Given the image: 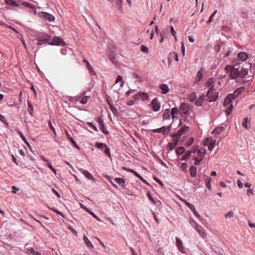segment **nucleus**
Returning <instances> with one entry per match:
<instances>
[{
	"label": "nucleus",
	"instance_id": "1",
	"mask_svg": "<svg viewBox=\"0 0 255 255\" xmlns=\"http://www.w3.org/2000/svg\"><path fill=\"white\" fill-rule=\"evenodd\" d=\"M233 65H228L225 68L227 73H230L229 77L231 79H236L238 78H244L248 74V69L240 67L241 63H233Z\"/></svg>",
	"mask_w": 255,
	"mask_h": 255
},
{
	"label": "nucleus",
	"instance_id": "2",
	"mask_svg": "<svg viewBox=\"0 0 255 255\" xmlns=\"http://www.w3.org/2000/svg\"><path fill=\"white\" fill-rule=\"evenodd\" d=\"M4 2L8 5L7 8L12 11H17L16 7L21 9V0H4Z\"/></svg>",
	"mask_w": 255,
	"mask_h": 255
},
{
	"label": "nucleus",
	"instance_id": "3",
	"mask_svg": "<svg viewBox=\"0 0 255 255\" xmlns=\"http://www.w3.org/2000/svg\"><path fill=\"white\" fill-rule=\"evenodd\" d=\"M107 53L111 62L116 64L118 63V55H117L116 48L113 45H109Z\"/></svg>",
	"mask_w": 255,
	"mask_h": 255
},
{
	"label": "nucleus",
	"instance_id": "4",
	"mask_svg": "<svg viewBox=\"0 0 255 255\" xmlns=\"http://www.w3.org/2000/svg\"><path fill=\"white\" fill-rule=\"evenodd\" d=\"M214 91H215V90L213 88V86H212L206 94V96L209 99V102L215 101L218 97V92H214L213 93Z\"/></svg>",
	"mask_w": 255,
	"mask_h": 255
},
{
	"label": "nucleus",
	"instance_id": "5",
	"mask_svg": "<svg viewBox=\"0 0 255 255\" xmlns=\"http://www.w3.org/2000/svg\"><path fill=\"white\" fill-rule=\"evenodd\" d=\"M37 44L42 45L46 43L49 44L50 36L45 33H40L38 35Z\"/></svg>",
	"mask_w": 255,
	"mask_h": 255
},
{
	"label": "nucleus",
	"instance_id": "6",
	"mask_svg": "<svg viewBox=\"0 0 255 255\" xmlns=\"http://www.w3.org/2000/svg\"><path fill=\"white\" fill-rule=\"evenodd\" d=\"M65 42L59 37H55L53 39L50 38L49 45L57 46H65Z\"/></svg>",
	"mask_w": 255,
	"mask_h": 255
},
{
	"label": "nucleus",
	"instance_id": "7",
	"mask_svg": "<svg viewBox=\"0 0 255 255\" xmlns=\"http://www.w3.org/2000/svg\"><path fill=\"white\" fill-rule=\"evenodd\" d=\"M181 200L184 203V204L187 206L193 213L194 215L199 219L201 218V216L197 212L195 207L194 206L189 203L186 200L181 199Z\"/></svg>",
	"mask_w": 255,
	"mask_h": 255
},
{
	"label": "nucleus",
	"instance_id": "8",
	"mask_svg": "<svg viewBox=\"0 0 255 255\" xmlns=\"http://www.w3.org/2000/svg\"><path fill=\"white\" fill-rule=\"evenodd\" d=\"M248 58V55L245 52H241L238 54V59L235 58L232 63H236L237 62H239L242 63Z\"/></svg>",
	"mask_w": 255,
	"mask_h": 255
},
{
	"label": "nucleus",
	"instance_id": "9",
	"mask_svg": "<svg viewBox=\"0 0 255 255\" xmlns=\"http://www.w3.org/2000/svg\"><path fill=\"white\" fill-rule=\"evenodd\" d=\"M38 15L40 17H44L49 22L53 21L55 19V17L53 15L46 12L40 11L38 12Z\"/></svg>",
	"mask_w": 255,
	"mask_h": 255
},
{
	"label": "nucleus",
	"instance_id": "10",
	"mask_svg": "<svg viewBox=\"0 0 255 255\" xmlns=\"http://www.w3.org/2000/svg\"><path fill=\"white\" fill-rule=\"evenodd\" d=\"M152 109L154 112H157L160 108V104L157 98H154L151 103Z\"/></svg>",
	"mask_w": 255,
	"mask_h": 255
},
{
	"label": "nucleus",
	"instance_id": "11",
	"mask_svg": "<svg viewBox=\"0 0 255 255\" xmlns=\"http://www.w3.org/2000/svg\"><path fill=\"white\" fill-rule=\"evenodd\" d=\"M135 100L141 99L142 101H146L148 98V95L145 92H138L133 96Z\"/></svg>",
	"mask_w": 255,
	"mask_h": 255
},
{
	"label": "nucleus",
	"instance_id": "12",
	"mask_svg": "<svg viewBox=\"0 0 255 255\" xmlns=\"http://www.w3.org/2000/svg\"><path fill=\"white\" fill-rule=\"evenodd\" d=\"M179 113L181 116H182L183 115H187L189 113L188 106L184 103H181L179 107Z\"/></svg>",
	"mask_w": 255,
	"mask_h": 255
},
{
	"label": "nucleus",
	"instance_id": "13",
	"mask_svg": "<svg viewBox=\"0 0 255 255\" xmlns=\"http://www.w3.org/2000/svg\"><path fill=\"white\" fill-rule=\"evenodd\" d=\"M107 101L113 114L115 116L119 115V113L118 112L116 108L114 107L112 101L110 100L109 98H107Z\"/></svg>",
	"mask_w": 255,
	"mask_h": 255
},
{
	"label": "nucleus",
	"instance_id": "14",
	"mask_svg": "<svg viewBox=\"0 0 255 255\" xmlns=\"http://www.w3.org/2000/svg\"><path fill=\"white\" fill-rule=\"evenodd\" d=\"M245 88L244 86L241 87L236 89L233 93L230 94L229 95H232L233 97L235 98V99L237 98L239 95H240L245 90Z\"/></svg>",
	"mask_w": 255,
	"mask_h": 255
},
{
	"label": "nucleus",
	"instance_id": "15",
	"mask_svg": "<svg viewBox=\"0 0 255 255\" xmlns=\"http://www.w3.org/2000/svg\"><path fill=\"white\" fill-rule=\"evenodd\" d=\"M80 171L84 175V176L89 180H92L95 181L96 179L87 170L84 169H80Z\"/></svg>",
	"mask_w": 255,
	"mask_h": 255
},
{
	"label": "nucleus",
	"instance_id": "16",
	"mask_svg": "<svg viewBox=\"0 0 255 255\" xmlns=\"http://www.w3.org/2000/svg\"><path fill=\"white\" fill-rule=\"evenodd\" d=\"M196 231L203 237L205 238L206 237V234L205 233V231L203 229V228L198 225L197 224V225L195 227Z\"/></svg>",
	"mask_w": 255,
	"mask_h": 255
},
{
	"label": "nucleus",
	"instance_id": "17",
	"mask_svg": "<svg viewBox=\"0 0 255 255\" xmlns=\"http://www.w3.org/2000/svg\"><path fill=\"white\" fill-rule=\"evenodd\" d=\"M190 128L188 126H184L182 127L177 131L178 136L181 137L182 135L185 134L189 129Z\"/></svg>",
	"mask_w": 255,
	"mask_h": 255
},
{
	"label": "nucleus",
	"instance_id": "18",
	"mask_svg": "<svg viewBox=\"0 0 255 255\" xmlns=\"http://www.w3.org/2000/svg\"><path fill=\"white\" fill-rule=\"evenodd\" d=\"M234 99H235V98L233 97V96H232V95H229V94L228 95L224 101V103H223L224 106L226 107V106H228L229 105H230V104H231V103Z\"/></svg>",
	"mask_w": 255,
	"mask_h": 255
},
{
	"label": "nucleus",
	"instance_id": "19",
	"mask_svg": "<svg viewBox=\"0 0 255 255\" xmlns=\"http://www.w3.org/2000/svg\"><path fill=\"white\" fill-rule=\"evenodd\" d=\"M65 134L67 136V137L68 138V139H69V140L71 142V143H72V144L73 145V146L79 149H80V147L78 145V144H77L76 142L75 141V140L71 137V135L70 134V133L68 132V131L67 130H65Z\"/></svg>",
	"mask_w": 255,
	"mask_h": 255
},
{
	"label": "nucleus",
	"instance_id": "20",
	"mask_svg": "<svg viewBox=\"0 0 255 255\" xmlns=\"http://www.w3.org/2000/svg\"><path fill=\"white\" fill-rule=\"evenodd\" d=\"M122 169L125 171L131 172L133 173L136 177H137L138 178H140L141 176H140L136 171H135L134 170L132 169H130L129 168H128L125 166H123L122 167Z\"/></svg>",
	"mask_w": 255,
	"mask_h": 255
},
{
	"label": "nucleus",
	"instance_id": "21",
	"mask_svg": "<svg viewBox=\"0 0 255 255\" xmlns=\"http://www.w3.org/2000/svg\"><path fill=\"white\" fill-rule=\"evenodd\" d=\"M114 180L119 185H121L124 189L126 188V179L117 177Z\"/></svg>",
	"mask_w": 255,
	"mask_h": 255
},
{
	"label": "nucleus",
	"instance_id": "22",
	"mask_svg": "<svg viewBox=\"0 0 255 255\" xmlns=\"http://www.w3.org/2000/svg\"><path fill=\"white\" fill-rule=\"evenodd\" d=\"M80 206L82 208L84 209L86 212H87L90 215H91L93 217H94L97 220H99L97 216L94 213H93L92 211H91L89 209L87 208L85 206H84L83 204H82L81 203L80 204Z\"/></svg>",
	"mask_w": 255,
	"mask_h": 255
},
{
	"label": "nucleus",
	"instance_id": "23",
	"mask_svg": "<svg viewBox=\"0 0 255 255\" xmlns=\"http://www.w3.org/2000/svg\"><path fill=\"white\" fill-rule=\"evenodd\" d=\"M83 240H84V242L86 244L87 247L88 248H89L90 249H94V246H93L92 243L89 241V240L88 239V238L86 236L84 235Z\"/></svg>",
	"mask_w": 255,
	"mask_h": 255
},
{
	"label": "nucleus",
	"instance_id": "24",
	"mask_svg": "<svg viewBox=\"0 0 255 255\" xmlns=\"http://www.w3.org/2000/svg\"><path fill=\"white\" fill-rule=\"evenodd\" d=\"M159 88L161 90V93L166 94L169 92V88L166 84H162L159 86Z\"/></svg>",
	"mask_w": 255,
	"mask_h": 255
},
{
	"label": "nucleus",
	"instance_id": "25",
	"mask_svg": "<svg viewBox=\"0 0 255 255\" xmlns=\"http://www.w3.org/2000/svg\"><path fill=\"white\" fill-rule=\"evenodd\" d=\"M176 246L179 249V250L183 253V250L184 249L183 246H182V241L179 239L178 238H176Z\"/></svg>",
	"mask_w": 255,
	"mask_h": 255
},
{
	"label": "nucleus",
	"instance_id": "26",
	"mask_svg": "<svg viewBox=\"0 0 255 255\" xmlns=\"http://www.w3.org/2000/svg\"><path fill=\"white\" fill-rule=\"evenodd\" d=\"M204 100V95H202L199 97L195 101V105L197 107L201 106L203 104Z\"/></svg>",
	"mask_w": 255,
	"mask_h": 255
},
{
	"label": "nucleus",
	"instance_id": "27",
	"mask_svg": "<svg viewBox=\"0 0 255 255\" xmlns=\"http://www.w3.org/2000/svg\"><path fill=\"white\" fill-rule=\"evenodd\" d=\"M224 130V128L223 127H218L216 128L212 131V134H220L221 133L223 130Z\"/></svg>",
	"mask_w": 255,
	"mask_h": 255
},
{
	"label": "nucleus",
	"instance_id": "28",
	"mask_svg": "<svg viewBox=\"0 0 255 255\" xmlns=\"http://www.w3.org/2000/svg\"><path fill=\"white\" fill-rule=\"evenodd\" d=\"M189 172L192 177H194L197 174V168L194 166H191L189 168Z\"/></svg>",
	"mask_w": 255,
	"mask_h": 255
},
{
	"label": "nucleus",
	"instance_id": "29",
	"mask_svg": "<svg viewBox=\"0 0 255 255\" xmlns=\"http://www.w3.org/2000/svg\"><path fill=\"white\" fill-rule=\"evenodd\" d=\"M185 151V148L183 146H179L175 148V152L177 155H181Z\"/></svg>",
	"mask_w": 255,
	"mask_h": 255
},
{
	"label": "nucleus",
	"instance_id": "30",
	"mask_svg": "<svg viewBox=\"0 0 255 255\" xmlns=\"http://www.w3.org/2000/svg\"><path fill=\"white\" fill-rule=\"evenodd\" d=\"M206 153V149L204 147H201L197 151V155L198 156L203 157Z\"/></svg>",
	"mask_w": 255,
	"mask_h": 255
},
{
	"label": "nucleus",
	"instance_id": "31",
	"mask_svg": "<svg viewBox=\"0 0 255 255\" xmlns=\"http://www.w3.org/2000/svg\"><path fill=\"white\" fill-rule=\"evenodd\" d=\"M202 77H203V74H202L201 71L200 70V71H198V72L196 75V77H195V80L194 83H196L200 81V80H201Z\"/></svg>",
	"mask_w": 255,
	"mask_h": 255
},
{
	"label": "nucleus",
	"instance_id": "32",
	"mask_svg": "<svg viewBox=\"0 0 255 255\" xmlns=\"http://www.w3.org/2000/svg\"><path fill=\"white\" fill-rule=\"evenodd\" d=\"M170 110L168 109L165 110L163 115V119L164 120H168L170 119Z\"/></svg>",
	"mask_w": 255,
	"mask_h": 255
},
{
	"label": "nucleus",
	"instance_id": "33",
	"mask_svg": "<svg viewBox=\"0 0 255 255\" xmlns=\"http://www.w3.org/2000/svg\"><path fill=\"white\" fill-rule=\"evenodd\" d=\"M106 144L103 142H97L95 144V147L99 149L103 150L104 148L106 146Z\"/></svg>",
	"mask_w": 255,
	"mask_h": 255
},
{
	"label": "nucleus",
	"instance_id": "34",
	"mask_svg": "<svg viewBox=\"0 0 255 255\" xmlns=\"http://www.w3.org/2000/svg\"><path fill=\"white\" fill-rule=\"evenodd\" d=\"M191 152H190V150H188L187 151V152L182 156L181 160H186L187 159H189L190 157L191 156Z\"/></svg>",
	"mask_w": 255,
	"mask_h": 255
},
{
	"label": "nucleus",
	"instance_id": "35",
	"mask_svg": "<svg viewBox=\"0 0 255 255\" xmlns=\"http://www.w3.org/2000/svg\"><path fill=\"white\" fill-rule=\"evenodd\" d=\"M18 134L20 135V136L21 137L22 140L24 141V142L29 147V148H30V145L29 143L26 140V138L24 136L23 133L21 131H19Z\"/></svg>",
	"mask_w": 255,
	"mask_h": 255
},
{
	"label": "nucleus",
	"instance_id": "36",
	"mask_svg": "<svg viewBox=\"0 0 255 255\" xmlns=\"http://www.w3.org/2000/svg\"><path fill=\"white\" fill-rule=\"evenodd\" d=\"M27 105L28 112L31 116H32V113L33 111V105L30 101L27 102Z\"/></svg>",
	"mask_w": 255,
	"mask_h": 255
},
{
	"label": "nucleus",
	"instance_id": "37",
	"mask_svg": "<svg viewBox=\"0 0 255 255\" xmlns=\"http://www.w3.org/2000/svg\"><path fill=\"white\" fill-rule=\"evenodd\" d=\"M21 5H22L23 6H24L25 7H28L31 9H32V8H33V6H34V5L33 4H31L30 3H29V2H26V1H22L21 0Z\"/></svg>",
	"mask_w": 255,
	"mask_h": 255
},
{
	"label": "nucleus",
	"instance_id": "38",
	"mask_svg": "<svg viewBox=\"0 0 255 255\" xmlns=\"http://www.w3.org/2000/svg\"><path fill=\"white\" fill-rule=\"evenodd\" d=\"M21 5H22L23 6H24L25 7H28L31 9H32V8H33V6H34V5L33 4H31L30 3H29V2H26V1H22L21 0Z\"/></svg>",
	"mask_w": 255,
	"mask_h": 255
},
{
	"label": "nucleus",
	"instance_id": "39",
	"mask_svg": "<svg viewBox=\"0 0 255 255\" xmlns=\"http://www.w3.org/2000/svg\"><path fill=\"white\" fill-rule=\"evenodd\" d=\"M203 157H200L199 158H198L196 156L194 157L193 158V160H195L194 164L196 165H198L200 164V162L203 160Z\"/></svg>",
	"mask_w": 255,
	"mask_h": 255
},
{
	"label": "nucleus",
	"instance_id": "40",
	"mask_svg": "<svg viewBox=\"0 0 255 255\" xmlns=\"http://www.w3.org/2000/svg\"><path fill=\"white\" fill-rule=\"evenodd\" d=\"M214 82V78H210L208 81L206 83V86L207 88H210L212 86L214 85H213V83Z\"/></svg>",
	"mask_w": 255,
	"mask_h": 255
},
{
	"label": "nucleus",
	"instance_id": "41",
	"mask_svg": "<svg viewBox=\"0 0 255 255\" xmlns=\"http://www.w3.org/2000/svg\"><path fill=\"white\" fill-rule=\"evenodd\" d=\"M233 106L232 104H230L228 107V108L226 109V110L225 111V114H226V116H228L230 114V113L232 112V110L233 109Z\"/></svg>",
	"mask_w": 255,
	"mask_h": 255
},
{
	"label": "nucleus",
	"instance_id": "42",
	"mask_svg": "<svg viewBox=\"0 0 255 255\" xmlns=\"http://www.w3.org/2000/svg\"><path fill=\"white\" fill-rule=\"evenodd\" d=\"M146 195H147L148 198L149 199V200H150V201L151 202H152V203L153 204H155L156 203L155 200L152 197L149 191H148L147 192Z\"/></svg>",
	"mask_w": 255,
	"mask_h": 255
},
{
	"label": "nucleus",
	"instance_id": "43",
	"mask_svg": "<svg viewBox=\"0 0 255 255\" xmlns=\"http://www.w3.org/2000/svg\"><path fill=\"white\" fill-rule=\"evenodd\" d=\"M86 62V63H87V68H88V70H90L91 72H92V73L94 75H96V73L95 72V71H94L92 68V66H91V65L90 64L89 62L87 61L86 60H84Z\"/></svg>",
	"mask_w": 255,
	"mask_h": 255
},
{
	"label": "nucleus",
	"instance_id": "44",
	"mask_svg": "<svg viewBox=\"0 0 255 255\" xmlns=\"http://www.w3.org/2000/svg\"><path fill=\"white\" fill-rule=\"evenodd\" d=\"M100 129L102 130V131L106 135H108L109 134V131L107 130V128H106L105 125H102L100 126Z\"/></svg>",
	"mask_w": 255,
	"mask_h": 255
},
{
	"label": "nucleus",
	"instance_id": "45",
	"mask_svg": "<svg viewBox=\"0 0 255 255\" xmlns=\"http://www.w3.org/2000/svg\"><path fill=\"white\" fill-rule=\"evenodd\" d=\"M215 140H211L210 142H209L208 144V149L210 150H212L213 149L214 147L215 144Z\"/></svg>",
	"mask_w": 255,
	"mask_h": 255
},
{
	"label": "nucleus",
	"instance_id": "46",
	"mask_svg": "<svg viewBox=\"0 0 255 255\" xmlns=\"http://www.w3.org/2000/svg\"><path fill=\"white\" fill-rule=\"evenodd\" d=\"M211 180H212V179L211 177H207V181L206 182V186L209 190L211 189Z\"/></svg>",
	"mask_w": 255,
	"mask_h": 255
},
{
	"label": "nucleus",
	"instance_id": "47",
	"mask_svg": "<svg viewBox=\"0 0 255 255\" xmlns=\"http://www.w3.org/2000/svg\"><path fill=\"white\" fill-rule=\"evenodd\" d=\"M248 121H249L248 118L246 117L243 120V121L242 123L243 127H244L246 129H248V125H247Z\"/></svg>",
	"mask_w": 255,
	"mask_h": 255
},
{
	"label": "nucleus",
	"instance_id": "48",
	"mask_svg": "<svg viewBox=\"0 0 255 255\" xmlns=\"http://www.w3.org/2000/svg\"><path fill=\"white\" fill-rule=\"evenodd\" d=\"M193 141H194V138L191 137L187 141L185 142V145L186 147H188L193 144Z\"/></svg>",
	"mask_w": 255,
	"mask_h": 255
},
{
	"label": "nucleus",
	"instance_id": "49",
	"mask_svg": "<svg viewBox=\"0 0 255 255\" xmlns=\"http://www.w3.org/2000/svg\"><path fill=\"white\" fill-rule=\"evenodd\" d=\"M116 4L118 6V8L119 10H122V4L123 2V0H115Z\"/></svg>",
	"mask_w": 255,
	"mask_h": 255
},
{
	"label": "nucleus",
	"instance_id": "50",
	"mask_svg": "<svg viewBox=\"0 0 255 255\" xmlns=\"http://www.w3.org/2000/svg\"><path fill=\"white\" fill-rule=\"evenodd\" d=\"M104 152L109 157H111V153H110V148L107 145H106V146L105 147V150L104 151Z\"/></svg>",
	"mask_w": 255,
	"mask_h": 255
},
{
	"label": "nucleus",
	"instance_id": "51",
	"mask_svg": "<svg viewBox=\"0 0 255 255\" xmlns=\"http://www.w3.org/2000/svg\"><path fill=\"white\" fill-rule=\"evenodd\" d=\"M140 50L142 52L145 53H148L149 52L148 48L147 46L143 45H142L141 46Z\"/></svg>",
	"mask_w": 255,
	"mask_h": 255
},
{
	"label": "nucleus",
	"instance_id": "52",
	"mask_svg": "<svg viewBox=\"0 0 255 255\" xmlns=\"http://www.w3.org/2000/svg\"><path fill=\"white\" fill-rule=\"evenodd\" d=\"M28 251L32 254L33 255H41V253L35 251L33 248H31L29 249H28Z\"/></svg>",
	"mask_w": 255,
	"mask_h": 255
},
{
	"label": "nucleus",
	"instance_id": "53",
	"mask_svg": "<svg viewBox=\"0 0 255 255\" xmlns=\"http://www.w3.org/2000/svg\"><path fill=\"white\" fill-rule=\"evenodd\" d=\"M196 98V96L195 93H192L191 94H190V95H189V101L190 102H193V101H194Z\"/></svg>",
	"mask_w": 255,
	"mask_h": 255
},
{
	"label": "nucleus",
	"instance_id": "54",
	"mask_svg": "<svg viewBox=\"0 0 255 255\" xmlns=\"http://www.w3.org/2000/svg\"><path fill=\"white\" fill-rule=\"evenodd\" d=\"M90 98L89 96H85L82 98L80 103L82 104H86L88 101V99Z\"/></svg>",
	"mask_w": 255,
	"mask_h": 255
},
{
	"label": "nucleus",
	"instance_id": "55",
	"mask_svg": "<svg viewBox=\"0 0 255 255\" xmlns=\"http://www.w3.org/2000/svg\"><path fill=\"white\" fill-rule=\"evenodd\" d=\"M175 147V144L173 142H169L167 145V148L169 150H172Z\"/></svg>",
	"mask_w": 255,
	"mask_h": 255
},
{
	"label": "nucleus",
	"instance_id": "56",
	"mask_svg": "<svg viewBox=\"0 0 255 255\" xmlns=\"http://www.w3.org/2000/svg\"><path fill=\"white\" fill-rule=\"evenodd\" d=\"M97 121L99 124L100 126L105 125L104 120L101 117H98Z\"/></svg>",
	"mask_w": 255,
	"mask_h": 255
},
{
	"label": "nucleus",
	"instance_id": "57",
	"mask_svg": "<svg viewBox=\"0 0 255 255\" xmlns=\"http://www.w3.org/2000/svg\"><path fill=\"white\" fill-rule=\"evenodd\" d=\"M234 216V213L233 211H230L227 214L225 215L226 219L231 218Z\"/></svg>",
	"mask_w": 255,
	"mask_h": 255
},
{
	"label": "nucleus",
	"instance_id": "58",
	"mask_svg": "<svg viewBox=\"0 0 255 255\" xmlns=\"http://www.w3.org/2000/svg\"><path fill=\"white\" fill-rule=\"evenodd\" d=\"M170 56H172V58H174L176 61H178V55L176 52H170Z\"/></svg>",
	"mask_w": 255,
	"mask_h": 255
},
{
	"label": "nucleus",
	"instance_id": "59",
	"mask_svg": "<svg viewBox=\"0 0 255 255\" xmlns=\"http://www.w3.org/2000/svg\"><path fill=\"white\" fill-rule=\"evenodd\" d=\"M178 112V109L176 107H174L171 109V115H177Z\"/></svg>",
	"mask_w": 255,
	"mask_h": 255
},
{
	"label": "nucleus",
	"instance_id": "60",
	"mask_svg": "<svg viewBox=\"0 0 255 255\" xmlns=\"http://www.w3.org/2000/svg\"><path fill=\"white\" fill-rule=\"evenodd\" d=\"M47 166L53 171V172L54 174H56V169H55L52 165V164L50 163V162H48V163H47L46 164Z\"/></svg>",
	"mask_w": 255,
	"mask_h": 255
},
{
	"label": "nucleus",
	"instance_id": "61",
	"mask_svg": "<svg viewBox=\"0 0 255 255\" xmlns=\"http://www.w3.org/2000/svg\"><path fill=\"white\" fill-rule=\"evenodd\" d=\"M217 12V10H215L211 15V16H210L209 19L207 21V23H211L213 21V18L214 17V16H215V15L216 14Z\"/></svg>",
	"mask_w": 255,
	"mask_h": 255
},
{
	"label": "nucleus",
	"instance_id": "62",
	"mask_svg": "<svg viewBox=\"0 0 255 255\" xmlns=\"http://www.w3.org/2000/svg\"><path fill=\"white\" fill-rule=\"evenodd\" d=\"M0 121L3 123L4 124L7 125V123L5 120V117L0 113Z\"/></svg>",
	"mask_w": 255,
	"mask_h": 255
},
{
	"label": "nucleus",
	"instance_id": "63",
	"mask_svg": "<svg viewBox=\"0 0 255 255\" xmlns=\"http://www.w3.org/2000/svg\"><path fill=\"white\" fill-rule=\"evenodd\" d=\"M188 167V165L187 164H186V163L185 162H184V163H181V168L184 171H185L186 170V169Z\"/></svg>",
	"mask_w": 255,
	"mask_h": 255
},
{
	"label": "nucleus",
	"instance_id": "64",
	"mask_svg": "<svg viewBox=\"0 0 255 255\" xmlns=\"http://www.w3.org/2000/svg\"><path fill=\"white\" fill-rule=\"evenodd\" d=\"M68 229L70 231H71V232H72V233L75 236H77V232L71 226H69L68 227Z\"/></svg>",
	"mask_w": 255,
	"mask_h": 255
}]
</instances>
